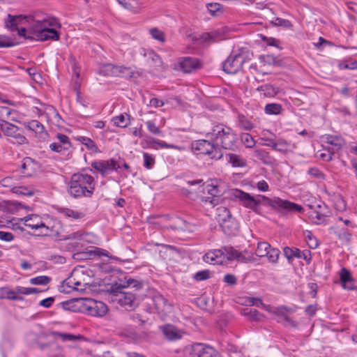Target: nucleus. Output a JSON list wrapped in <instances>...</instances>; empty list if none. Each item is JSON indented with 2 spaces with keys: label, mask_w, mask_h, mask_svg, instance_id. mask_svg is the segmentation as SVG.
<instances>
[{
  "label": "nucleus",
  "mask_w": 357,
  "mask_h": 357,
  "mask_svg": "<svg viewBox=\"0 0 357 357\" xmlns=\"http://www.w3.org/2000/svg\"><path fill=\"white\" fill-rule=\"evenodd\" d=\"M339 275L342 287L344 289L349 291L356 289L355 280L349 270L343 267Z\"/></svg>",
  "instance_id": "obj_18"
},
{
  "label": "nucleus",
  "mask_w": 357,
  "mask_h": 357,
  "mask_svg": "<svg viewBox=\"0 0 357 357\" xmlns=\"http://www.w3.org/2000/svg\"><path fill=\"white\" fill-rule=\"evenodd\" d=\"M161 331L165 337L169 340L174 341L181 338V335L179 333L177 328L172 325L167 324L161 327Z\"/></svg>",
  "instance_id": "obj_23"
},
{
  "label": "nucleus",
  "mask_w": 357,
  "mask_h": 357,
  "mask_svg": "<svg viewBox=\"0 0 357 357\" xmlns=\"http://www.w3.org/2000/svg\"><path fill=\"white\" fill-rule=\"evenodd\" d=\"M149 33L151 36L160 42L165 41V35L164 33L157 28H153L149 30Z\"/></svg>",
  "instance_id": "obj_55"
},
{
  "label": "nucleus",
  "mask_w": 357,
  "mask_h": 357,
  "mask_svg": "<svg viewBox=\"0 0 357 357\" xmlns=\"http://www.w3.org/2000/svg\"><path fill=\"white\" fill-rule=\"evenodd\" d=\"M253 155L260 160L264 164L269 165L272 163V158L269 155V153L264 149H255Z\"/></svg>",
  "instance_id": "obj_29"
},
{
  "label": "nucleus",
  "mask_w": 357,
  "mask_h": 357,
  "mask_svg": "<svg viewBox=\"0 0 357 357\" xmlns=\"http://www.w3.org/2000/svg\"><path fill=\"white\" fill-rule=\"evenodd\" d=\"M220 37V33L218 31L204 33L201 36L203 42L211 43L216 41Z\"/></svg>",
  "instance_id": "obj_36"
},
{
  "label": "nucleus",
  "mask_w": 357,
  "mask_h": 357,
  "mask_svg": "<svg viewBox=\"0 0 357 357\" xmlns=\"http://www.w3.org/2000/svg\"><path fill=\"white\" fill-rule=\"evenodd\" d=\"M232 195L241 201L243 205L250 209L255 211L258 205L261 202L270 206L271 208L279 211H284L288 212L302 213L303 208L302 206L288 200L282 199L279 197L270 199L264 195H258L257 197L251 196L249 193L241 190L235 189Z\"/></svg>",
  "instance_id": "obj_2"
},
{
  "label": "nucleus",
  "mask_w": 357,
  "mask_h": 357,
  "mask_svg": "<svg viewBox=\"0 0 357 357\" xmlns=\"http://www.w3.org/2000/svg\"><path fill=\"white\" fill-rule=\"evenodd\" d=\"M22 220H24V225L31 228V229H41L40 234L44 236H55L59 235V231L56 228V225L52 226L45 224L41 219V217L36 214H31L24 217Z\"/></svg>",
  "instance_id": "obj_6"
},
{
  "label": "nucleus",
  "mask_w": 357,
  "mask_h": 357,
  "mask_svg": "<svg viewBox=\"0 0 357 357\" xmlns=\"http://www.w3.org/2000/svg\"><path fill=\"white\" fill-rule=\"evenodd\" d=\"M206 190L209 195L212 196V197H208L204 199L205 202H209L213 206H215L218 202V199L215 197H218L220 195L221 192L219 190L218 186L216 184H208L206 186Z\"/></svg>",
  "instance_id": "obj_24"
},
{
  "label": "nucleus",
  "mask_w": 357,
  "mask_h": 357,
  "mask_svg": "<svg viewBox=\"0 0 357 357\" xmlns=\"http://www.w3.org/2000/svg\"><path fill=\"white\" fill-rule=\"evenodd\" d=\"M238 121L240 126L245 130H251L254 128L253 124L243 115L238 116Z\"/></svg>",
  "instance_id": "obj_53"
},
{
  "label": "nucleus",
  "mask_w": 357,
  "mask_h": 357,
  "mask_svg": "<svg viewBox=\"0 0 357 357\" xmlns=\"http://www.w3.org/2000/svg\"><path fill=\"white\" fill-rule=\"evenodd\" d=\"M25 21L29 23V29L34 34V38L38 40H58L59 35L55 28H60L61 24L57 19L45 14L35 13L32 15H8L5 20V26L12 31L17 29V24Z\"/></svg>",
  "instance_id": "obj_1"
},
{
  "label": "nucleus",
  "mask_w": 357,
  "mask_h": 357,
  "mask_svg": "<svg viewBox=\"0 0 357 357\" xmlns=\"http://www.w3.org/2000/svg\"><path fill=\"white\" fill-rule=\"evenodd\" d=\"M14 45V43L10 38L0 35V47H9Z\"/></svg>",
  "instance_id": "obj_62"
},
{
  "label": "nucleus",
  "mask_w": 357,
  "mask_h": 357,
  "mask_svg": "<svg viewBox=\"0 0 357 357\" xmlns=\"http://www.w3.org/2000/svg\"><path fill=\"white\" fill-rule=\"evenodd\" d=\"M96 181L91 175L82 173L73 174L68 183V192L74 198L91 197Z\"/></svg>",
  "instance_id": "obj_3"
},
{
  "label": "nucleus",
  "mask_w": 357,
  "mask_h": 357,
  "mask_svg": "<svg viewBox=\"0 0 357 357\" xmlns=\"http://www.w3.org/2000/svg\"><path fill=\"white\" fill-rule=\"evenodd\" d=\"M229 162L234 167H242L246 165V162L240 155L229 153L228 154Z\"/></svg>",
  "instance_id": "obj_34"
},
{
  "label": "nucleus",
  "mask_w": 357,
  "mask_h": 357,
  "mask_svg": "<svg viewBox=\"0 0 357 357\" xmlns=\"http://www.w3.org/2000/svg\"><path fill=\"white\" fill-rule=\"evenodd\" d=\"M241 141L248 148H252L255 144V142L252 135L248 133H244L241 135Z\"/></svg>",
  "instance_id": "obj_54"
},
{
  "label": "nucleus",
  "mask_w": 357,
  "mask_h": 357,
  "mask_svg": "<svg viewBox=\"0 0 357 357\" xmlns=\"http://www.w3.org/2000/svg\"><path fill=\"white\" fill-rule=\"evenodd\" d=\"M17 292L20 295H30L40 292L39 289L35 287H17Z\"/></svg>",
  "instance_id": "obj_51"
},
{
  "label": "nucleus",
  "mask_w": 357,
  "mask_h": 357,
  "mask_svg": "<svg viewBox=\"0 0 357 357\" xmlns=\"http://www.w3.org/2000/svg\"><path fill=\"white\" fill-rule=\"evenodd\" d=\"M206 8L212 16H218L224 11L223 6L217 2L207 3Z\"/></svg>",
  "instance_id": "obj_33"
},
{
  "label": "nucleus",
  "mask_w": 357,
  "mask_h": 357,
  "mask_svg": "<svg viewBox=\"0 0 357 357\" xmlns=\"http://www.w3.org/2000/svg\"><path fill=\"white\" fill-rule=\"evenodd\" d=\"M301 251L296 248L284 247L283 249L284 255L289 263H292L295 258L301 259Z\"/></svg>",
  "instance_id": "obj_27"
},
{
  "label": "nucleus",
  "mask_w": 357,
  "mask_h": 357,
  "mask_svg": "<svg viewBox=\"0 0 357 357\" xmlns=\"http://www.w3.org/2000/svg\"><path fill=\"white\" fill-rule=\"evenodd\" d=\"M39 347L42 351H46L48 357H60L64 354L63 348L54 342L41 344Z\"/></svg>",
  "instance_id": "obj_17"
},
{
  "label": "nucleus",
  "mask_w": 357,
  "mask_h": 357,
  "mask_svg": "<svg viewBox=\"0 0 357 357\" xmlns=\"http://www.w3.org/2000/svg\"><path fill=\"white\" fill-rule=\"evenodd\" d=\"M204 261L211 264H222L225 262V255L223 250L216 249L211 250L205 254L203 257Z\"/></svg>",
  "instance_id": "obj_19"
},
{
  "label": "nucleus",
  "mask_w": 357,
  "mask_h": 357,
  "mask_svg": "<svg viewBox=\"0 0 357 357\" xmlns=\"http://www.w3.org/2000/svg\"><path fill=\"white\" fill-rule=\"evenodd\" d=\"M56 138L58 140L59 144H61L64 149H70L72 147V144L70 141L69 137L61 133H58L56 135Z\"/></svg>",
  "instance_id": "obj_48"
},
{
  "label": "nucleus",
  "mask_w": 357,
  "mask_h": 357,
  "mask_svg": "<svg viewBox=\"0 0 357 357\" xmlns=\"http://www.w3.org/2000/svg\"><path fill=\"white\" fill-rule=\"evenodd\" d=\"M15 110L6 106H0V121L1 123H6L8 120H12L10 116Z\"/></svg>",
  "instance_id": "obj_42"
},
{
  "label": "nucleus",
  "mask_w": 357,
  "mask_h": 357,
  "mask_svg": "<svg viewBox=\"0 0 357 357\" xmlns=\"http://www.w3.org/2000/svg\"><path fill=\"white\" fill-rule=\"evenodd\" d=\"M91 165L102 176L117 170L119 167L116 166V161L113 158L107 160H95L91 163Z\"/></svg>",
  "instance_id": "obj_15"
},
{
  "label": "nucleus",
  "mask_w": 357,
  "mask_h": 357,
  "mask_svg": "<svg viewBox=\"0 0 357 357\" xmlns=\"http://www.w3.org/2000/svg\"><path fill=\"white\" fill-rule=\"evenodd\" d=\"M102 71L107 76H121L126 78L134 77V72L130 68L125 66H114L111 63L106 64Z\"/></svg>",
  "instance_id": "obj_13"
},
{
  "label": "nucleus",
  "mask_w": 357,
  "mask_h": 357,
  "mask_svg": "<svg viewBox=\"0 0 357 357\" xmlns=\"http://www.w3.org/2000/svg\"><path fill=\"white\" fill-rule=\"evenodd\" d=\"M322 139L326 143L332 146L331 148L328 149L329 153L328 155L326 154L321 155V158H325L326 161L332 160L335 152L340 150L345 145V141L341 136L326 134L322 136Z\"/></svg>",
  "instance_id": "obj_10"
},
{
  "label": "nucleus",
  "mask_w": 357,
  "mask_h": 357,
  "mask_svg": "<svg viewBox=\"0 0 357 357\" xmlns=\"http://www.w3.org/2000/svg\"><path fill=\"white\" fill-rule=\"evenodd\" d=\"M147 129L149 131L154 135H160L161 132L160 129L151 121H147L146 122Z\"/></svg>",
  "instance_id": "obj_60"
},
{
  "label": "nucleus",
  "mask_w": 357,
  "mask_h": 357,
  "mask_svg": "<svg viewBox=\"0 0 357 357\" xmlns=\"http://www.w3.org/2000/svg\"><path fill=\"white\" fill-rule=\"evenodd\" d=\"M218 148L221 146L225 149L234 150L237 146L238 137L235 132L229 126L218 123L215 125L211 132L206 134Z\"/></svg>",
  "instance_id": "obj_4"
},
{
  "label": "nucleus",
  "mask_w": 357,
  "mask_h": 357,
  "mask_svg": "<svg viewBox=\"0 0 357 357\" xmlns=\"http://www.w3.org/2000/svg\"><path fill=\"white\" fill-rule=\"evenodd\" d=\"M257 90L261 92L263 96L266 98H273L279 92V89L272 84H266L259 86Z\"/></svg>",
  "instance_id": "obj_25"
},
{
  "label": "nucleus",
  "mask_w": 357,
  "mask_h": 357,
  "mask_svg": "<svg viewBox=\"0 0 357 357\" xmlns=\"http://www.w3.org/2000/svg\"><path fill=\"white\" fill-rule=\"evenodd\" d=\"M223 250V254L225 255V261H232V260H236L237 255H238V250H235L232 247L229 246H225L222 248Z\"/></svg>",
  "instance_id": "obj_40"
},
{
  "label": "nucleus",
  "mask_w": 357,
  "mask_h": 357,
  "mask_svg": "<svg viewBox=\"0 0 357 357\" xmlns=\"http://www.w3.org/2000/svg\"><path fill=\"white\" fill-rule=\"evenodd\" d=\"M86 235L87 234L83 232L82 231H78L69 234L67 239L81 241L83 240L84 236Z\"/></svg>",
  "instance_id": "obj_63"
},
{
  "label": "nucleus",
  "mask_w": 357,
  "mask_h": 357,
  "mask_svg": "<svg viewBox=\"0 0 357 357\" xmlns=\"http://www.w3.org/2000/svg\"><path fill=\"white\" fill-rule=\"evenodd\" d=\"M1 185L4 188H10L13 192L14 188L18 185V177L17 176H9L2 178L0 181Z\"/></svg>",
  "instance_id": "obj_28"
},
{
  "label": "nucleus",
  "mask_w": 357,
  "mask_h": 357,
  "mask_svg": "<svg viewBox=\"0 0 357 357\" xmlns=\"http://www.w3.org/2000/svg\"><path fill=\"white\" fill-rule=\"evenodd\" d=\"M190 355V357H217L218 352L209 345L196 343L192 346Z\"/></svg>",
  "instance_id": "obj_14"
},
{
  "label": "nucleus",
  "mask_w": 357,
  "mask_h": 357,
  "mask_svg": "<svg viewBox=\"0 0 357 357\" xmlns=\"http://www.w3.org/2000/svg\"><path fill=\"white\" fill-rule=\"evenodd\" d=\"M291 312V309L285 306V305H280L277 307L275 312V316L279 317V319H278V323L283 324V319L287 317V312Z\"/></svg>",
  "instance_id": "obj_43"
},
{
  "label": "nucleus",
  "mask_w": 357,
  "mask_h": 357,
  "mask_svg": "<svg viewBox=\"0 0 357 357\" xmlns=\"http://www.w3.org/2000/svg\"><path fill=\"white\" fill-rule=\"evenodd\" d=\"M309 217L316 224L324 223L326 219L317 208L311 211Z\"/></svg>",
  "instance_id": "obj_45"
},
{
  "label": "nucleus",
  "mask_w": 357,
  "mask_h": 357,
  "mask_svg": "<svg viewBox=\"0 0 357 357\" xmlns=\"http://www.w3.org/2000/svg\"><path fill=\"white\" fill-rule=\"evenodd\" d=\"M6 297L8 299L13 301H20L22 300V297L17 292V287L14 290H8L6 292Z\"/></svg>",
  "instance_id": "obj_58"
},
{
  "label": "nucleus",
  "mask_w": 357,
  "mask_h": 357,
  "mask_svg": "<svg viewBox=\"0 0 357 357\" xmlns=\"http://www.w3.org/2000/svg\"><path fill=\"white\" fill-rule=\"evenodd\" d=\"M243 314L250 321H259L264 317V315L256 309L245 310Z\"/></svg>",
  "instance_id": "obj_39"
},
{
  "label": "nucleus",
  "mask_w": 357,
  "mask_h": 357,
  "mask_svg": "<svg viewBox=\"0 0 357 357\" xmlns=\"http://www.w3.org/2000/svg\"><path fill=\"white\" fill-rule=\"evenodd\" d=\"M317 208L326 218L331 216V211L325 204L323 203L322 204H318Z\"/></svg>",
  "instance_id": "obj_64"
},
{
  "label": "nucleus",
  "mask_w": 357,
  "mask_h": 357,
  "mask_svg": "<svg viewBox=\"0 0 357 357\" xmlns=\"http://www.w3.org/2000/svg\"><path fill=\"white\" fill-rule=\"evenodd\" d=\"M144 284L142 280H137L131 278H125L124 284L122 285L123 288L125 287H132L135 288V290L140 289L143 287Z\"/></svg>",
  "instance_id": "obj_35"
},
{
  "label": "nucleus",
  "mask_w": 357,
  "mask_h": 357,
  "mask_svg": "<svg viewBox=\"0 0 357 357\" xmlns=\"http://www.w3.org/2000/svg\"><path fill=\"white\" fill-rule=\"evenodd\" d=\"M245 56L241 54H230L222 63V69L227 74H236L243 66Z\"/></svg>",
  "instance_id": "obj_11"
},
{
  "label": "nucleus",
  "mask_w": 357,
  "mask_h": 357,
  "mask_svg": "<svg viewBox=\"0 0 357 357\" xmlns=\"http://www.w3.org/2000/svg\"><path fill=\"white\" fill-rule=\"evenodd\" d=\"M25 127L34 132L40 138L45 139L47 136V132L46 131L44 126L37 120H31L26 123Z\"/></svg>",
  "instance_id": "obj_21"
},
{
  "label": "nucleus",
  "mask_w": 357,
  "mask_h": 357,
  "mask_svg": "<svg viewBox=\"0 0 357 357\" xmlns=\"http://www.w3.org/2000/svg\"><path fill=\"white\" fill-rule=\"evenodd\" d=\"M112 301L116 302L126 310H132L138 305L135 294L130 291H119L112 296Z\"/></svg>",
  "instance_id": "obj_9"
},
{
  "label": "nucleus",
  "mask_w": 357,
  "mask_h": 357,
  "mask_svg": "<svg viewBox=\"0 0 357 357\" xmlns=\"http://www.w3.org/2000/svg\"><path fill=\"white\" fill-rule=\"evenodd\" d=\"M210 278V271L208 270H203L196 273L193 278L197 281H202Z\"/></svg>",
  "instance_id": "obj_57"
},
{
  "label": "nucleus",
  "mask_w": 357,
  "mask_h": 357,
  "mask_svg": "<svg viewBox=\"0 0 357 357\" xmlns=\"http://www.w3.org/2000/svg\"><path fill=\"white\" fill-rule=\"evenodd\" d=\"M218 149L213 143L206 139L196 140L191 144V149L195 155H208L212 159L218 160L222 158Z\"/></svg>",
  "instance_id": "obj_7"
},
{
  "label": "nucleus",
  "mask_w": 357,
  "mask_h": 357,
  "mask_svg": "<svg viewBox=\"0 0 357 357\" xmlns=\"http://www.w3.org/2000/svg\"><path fill=\"white\" fill-rule=\"evenodd\" d=\"M143 158L144 167L147 169H151L155 164V157L149 153L144 152Z\"/></svg>",
  "instance_id": "obj_46"
},
{
  "label": "nucleus",
  "mask_w": 357,
  "mask_h": 357,
  "mask_svg": "<svg viewBox=\"0 0 357 357\" xmlns=\"http://www.w3.org/2000/svg\"><path fill=\"white\" fill-rule=\"evenodd\" d=\"M335 234L340 240L345 242H349L351 239V233L347 229L342 228L339 231H335Z\"/></svg>",
  "instance_id": "obj_50"
},
{
  "label": "nucleus",
  "mask_w": 357,
  "mask_h": 357,
  "mask_svg": "<svg viewBox=\"0 0 357 357\" xmlns=\"http://www.w3.org/2000/svg\"><path fill=\"white\" fill-rule=\"evenodd\" d=\"M66 307L73 311H79L91 316L102 317L108 309L102 301L92 298H79L66 303Z\"/></svg>",
  "instance_id": "obj_5"
},
{
  "label": "nucleus",
  "mask_w": 357,
  "mask_h": 357,
  "mask_svg": "<svg viewBox=\"0 0 357 357\" xmlns=\"http://www.w3.org/2000/svg\"><path fill=\"white\" fill-rule=\"evenodd\" d=\"M51 281V278L46 275H40L31 278L29 282L35 285H47Z\"/></svg>",
  "instance_id": "obj_47"
},
{
  "label": "nucleus",
  "mask_w": 357,
  "mask_h": 357,
  "mask_svg": "<svg viewBox=\"0 0 357 357\" xmlns=\"http://www.w3.org/2000/svg\"><path fill=\"white\" fill-rule=\"evenodd\" d=\"M73 274L64 280L59 286V291L63 294H70L75 291V287H73Z\"/></svg>",
  "instance_id": "obj_26"
},
{
  "label": "nucleus",
  "mask_w": 357,
  "mask_h": 357,
  "mask_svg": "<svg viewBox=\"0 0 357 357\" xmlns=\"http://www.w3.org/2000/svg\"><path fill=\"white\" fill-rule=\"evenodd\" d=\"M271 245L267 242H259L255 251L256 255L259 257H266L268 253V251Z\"/></svg>",
  "instance_id": "obj_41"
},
{
  "label": "nucleus",
  "mask_w": 357,
  "mask_h": 357,
  "mask_svg": "<svg viewBox=\"0 0 357 357\" xmlns=\"http://www.w3.org/2000/svg\"><path fill=\"white\" fill-rule=\"evenodd\" d=\"M153 305L159 314H166L169 312L172 307L167 301L161 295L155 296L153 298Z\"/></svg>",
  "instance_id": "obj_20"
},
{
  "label": "nucleus",
  "mask_w": 357,
  "mask_h": 357,
  "mask_svg": "<svg viewBox=\"0 0 357 357\" xmlns=\"http://www.w3.org/2000/svg\"><path fill=\"white\" fill-rule=\"evenodd\" d=\"M0 128L7 137L15 139V142L19 144H24L26 142V137L20 132V128L9 122L0 123Z\"/></svg>",
  "instance_id": "obj_12"
},
{
  "label": "nucleus",
  "mask_w": 357,
  "mask_h": 357,
  "mask_svg": "<svg viewBox=\"0 0 357 357\" xmlns=\"http://www.w3.org/2000/svg\"><path fill=\"white\" fill-rule=\"evenodd\" d=\"M268 253L266 256L268 257V261L271 263H277L279 259L280 251L277 248H273L270 247L268 249Z\"/></svg>",
  "instance_id": "obj_49"
},
{
  "label": "nucleus",
  "mask_w": 357,
  "mask_h": 357,
  "mask_svg": "<svg viewBox=\"0 0 357 357\" xmlns=\"http://www.w3.org/2000/svg\"><path fill=\"white\" fill-rule=\"evenodd\" d=\"M129 117L130 116L127 114H121L119 116H114L112 121L114 125L117 127L126 128L129 124Z\"/></svg>",
  "instance_id": "obj_32"
},
{
  "label": "nucleus",
  "mask_w": 357,
  "mask_h": 357,
  "mask_svg": "<svg viewBox=\"0 0 357 357\" xmlns=\"http://www.w3.org/2000/svg\"><path fill=\"white\" fill-rule=\"evenodd\" d=\"M63 342H74L82 338L80 335H76L70 333H61L60 337Z\"/></svg>",
  "instance_id": "obj_56"
},
{
  "label": "nucleus",
  "mask_w": 357,
  "mask_h": 357,
  "mask_svg": "<svg viewBox=\"0 0 357 357\" xmlns=\"http://www.w3.org/2000/svg\"><path fill=\"white\" fill-rule=\"evenodd\" d=\"M282 110V105L278 103H268L264 107V112L267 114L278 115Z\"/></svg>",
  "instance_id": "obj_37"
},
{
  "label": "nucleus",
  "mask_w": 357,
  "mask_h": 357,
  "mask_svg": "<svg viewBox=\"0 0 357 357\" xmlns=\"http://www.w3.org/2000/svg\"><path fill=\"white\" fill-rule=\"evenodd\" d=\"M307 174L312 176L319 178L324 179V174L317 167H311L307 170Z\"/></svg>",
  "instance_id": "obj_61"
},
{
  "label": "nucleus",
  "mask_w": 357,
  "mask_h": 357,
  "mask_svg": "<svg viewBox=\"0 0 357 357\" xmlns=\"http://www.w3.org/2000/svg\"><path fill=\"white\" fill-rule=\"evenodd\" d=\"M50 149L51 151L56 152V153H63L70 149L63 148V146L61 144H59L58 142L51 143L50 144Z\"/></svg>",
  "instance_id": "obj_59"
},
{
  "label": "nucleus",
  "mask_w": 357,
  "mask_h": 357,
  "mask_svg": "<svg viewBox=\"0 0 357 357\" xmlns=\"http://www.w3.org/2000/svg\"><path fill=\"white\" fill-rule=\"evenodd\" d=\"M13 193L22 195L24 196L31 197L34 194V190L31 187H26L23 185H18L14 188Z\"/></svg>",
  "instance_id": "obj_44"
},
{
  "label": "nucleus",
  "mask_w": 357,
  "mask_h": 357,
  "mask_svg": "<svg viewBox=\"0 0 357 357\" xmlns=\"http://www.w3.org/2000/svg\"><path fill=\"white\" fill-rule=\"evenodd\" d=\"M219 214L220 227L223 232L227 236H236L238 232V224L237 221L232 218L229 210L225 207L218 208Z\"/></svg>",
  "instance_id": "obj_8"
},
{
  "label": "nucleus",
  "mask_w": 357,
  "mask_h": 357,
  "mask_svg": "<svg viewBox=\"0 0 357 357\" xmlns=\"http://www.w3.org/2000/svg\"><path fill=\"white\" fill-rule=\"evenodd\" d=\"M35 169L36 163L31 158L26 157L22 160L20 165V173L23 176H31L35 172Z\"/></svg>",
  "instance_id": "obj_22"
},
{
  "label": "nucleus",
  "mask_w": 357,
  "mask_h": 357,
  "mask_svg": "<svg viewBox=\"0 0 357 357\" xmlns=\"http://www.w3.org/2000/svg\"><path fill=\"white\" fill-rule=\"evenodd\" d=\"M59 213L66 218H71L74 220L81 219L84 217V213L68 208H60Z\"/></svg>",
  "instance_id": "obj_31"
},
{
  "label": "nucleus",
  "mask_w": 357,
  "mask_h": 357,
  "mask_svg": "<svg viewBox=\"0 0 357 357\" xmlns=\"http://www.w3.org/2000/svg\"><path fill=\"white\" fill-rule=\"evenodd\" d=\"M290 143L283 139H278L275 141V146L274 150L285 154L288 152Z\"/></svg>",
  "instance_id": "obj_38"
},
{
  "label": "nucleus",
  "mask_w": 357,
  "mask_h": 357,
  "mask_svg": "<svg viewBox=\"0 0 357 357\" xmlns=\"http://www.w3.org/2000/svg\"><path fill=\"white\" fill-rule=\"evenodd\" d=\"M77 140L84 145L88 150L91 151L93 153L99 152L97 145L91 138L79 136L77 137Z\"/></svg>",
  "instance_id": "obj_30"
},
{
  "label": "nucleus",
  "mask_w": 357,
  "mask_h": 357,
  "mask_svg": "<svg viewBox=\"0 0 357 357\" xmlns=\"http://www.w3.org/2000/svg\"><path fill=\"white\" fill-rule=\"evenodd\" d=\"M179 66L185 73H191L202 67V63L195 57L185 56L179 61Z\"/></svg>",
  "instance_id": "obj_16"
},
{
  "label": "nucleus",
  "mask_w": 357,
  "mask_h": 357,
  "mask_svg": "<svg viewBox=\"0 0 357 357\" xmlns=\"http://www.w3.org/2000/svg\"><path fill=\"white\" fill-rule=\"evenodd\" d=\"M149 59H151L154 66L156 68H160L162 66V61L161 57L155 54L153 51L150 50L148 52Z\"/></svg>",
  "instance_id": "obj_52"
}]
</instances>
